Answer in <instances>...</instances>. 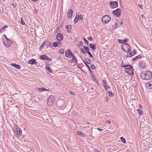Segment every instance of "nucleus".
<instances>
[{"label":"nucleus","instance_id":"nucleus-48","mask_svg":"<svg viewBox=\"0 0 152 152\" xmlns=\"http://www.w3.org/2000/svg\"><path fill=\"white\" fill-rule=\"evenodd\" d=\"M108 93L109 94V96H111L113 95V94L111 92L109 91Z\"/></svg>","mask_w":152,"mask_h":152},{"label":"nucleus","instance_id":"nucleus-26","mask_svg":"<svg viewBox=\"0 0 152 152\" xmlns=\"http://www.w3.org/2000/svg\"><path fill=\"white\" fill-rule=\"evenodd\" d=\"M91 77L94 81L96 82L97 83H98V82L96 80V79L94 75H91Z\"/></svg>","mask_w":152,"mask_h":152},{"label":"nucleus","instance_id":"nucleus-32","mask_svg":"<svg viewBox=\"0 0 152 152\" xmlns=\"http://www.w3.org/2000/svg\"><path fill=\"white\" fill-rule=\"evenodd\" d=\"M86 66H87L89 71L90 73L91 74L92 72V71L91 70L90 67L86 64Z\"/></svg>","mask_w":152,"mask_h":152},{"label":"nucleus","instance_id":"nucleus-4","mask_svg":"<svg viewBox=\"0 0 152 152\" xmlns=\"http://www.w3.org/2000/svg\"><path fill=\"white\" fill-rule=\"evenodd\" d=\"M54 101V96L52 95H50L49 96L47 101V104L48 105L50 106H51L53 104Z\"/></svg>","mask_w":152,"mask_h":152},{"label":"nucleus","instance_id":"nucleus-53","mask_svg":"<svg viewBox=\"0 0 152 152\" xmlns=\"http://www.w3.org/2000/svg\"><path fill=\"white\" fill-rule=\"evenodd\" d=\"M103 86L104 87H106V86H107V85H108L107 83H105L103 84Z\"/></svg>","mask_w":152,"mask_h":152},{"label":"nucleus","instance_id":"nucleus-46","mask_svg":"<svg viewBox=\"0 0 152 152\" xmlns=\"http://www.w3.org/2000/svg\"><path fill=\"white\" fill-rule=\"evenodd\" d=\"M89 55V56L91 58H93V56L92 55V54L89 51H88V53H87Z\"/></svg>","mask_w":152,"mask_h":152},{"label":"nucleus","instance_id":"nucleus-43","mask_svg":"<svg viewBox=\"0 0 152 152\" xmlns=\"http://www.w3.org/2000/svg\"><path fill=\"white\" fill-rule=\"evenodd\" d=\"M118 42L120 43H124V41L123 39H118Z\"/></svg>","mask_w":152,"mask_h":152},{"label":"nucleus","instance_id":"nucleus-15","mask_svg":"<svg viewBox=\"0 0 152 152\" xmlns=\"http://www.w3.org/2000/svg\"><path fill=\"white\" fill-rule=\"evenodd\" d=\"M72 13H73V11H72V10L71 9H69L68 12V14L67 15V17L69 18H71L72 16Z\"/></svg>","mask_w":152,"mask_h":152},{"label":"nucleus","instance_id":"nucleus-58","mask_svg":"<svg viewBox=\"0 0 152 152\" xmlns=\"http://www.w3.org/2000/svg\"><path fill=\"white\" fill-rule=\"evenodd\" d=\"M70 93L72 95H75V93L74 92L72 91H70Z\"/></svg>","mask_w":152,"mask_h":152},{"label":"nucleus","instance_id":"nucleus-42","mask_svg":"<svg viewBox=\"0 0 152 152\" xmlns=\"http://www.w3.org/2000/svg\"><path fill=\"white\" fill-rule=\"evenodd\" d=\"M49 47H52L51 45V43L49 42H48V43L47 44L46 47L47 48H48Z\"/></svg>","mask_w":152,"mask_h":152},{"label":"nucleus","instance_id":"nucleus-37","mask_svg":"<svg viewBox=\"0 0 152 152\" xmlns=\"http://www.w3.org/2000/svg\"><path fill=\"white\" fill-rule=\"evenodd\" d=\"M59 52L62 54L64 53V50L63 49H60L59 50Z\"/></svg>","mask_w":152,"mask_h":152},{"label":"nucleus","instance_id":"nucleus-36","mask_svg":"<svg viewBox=\"0 0 152 152\" xmlns=\"http://www.w3.org/2000/svg\"><path fill=\"white\" fill-rule=\"evenodd\" d=\"M3 36L6 39V41L7 42H11V41L9 39H8V38H7V36L5 35V34H4Z\"/></svg>","mask_w":152,"mask_h":152},{"label":"nucleus","instance_id":"nucleus-62","mask_svg":"<svg viewBox=\"0 0 152 152\" xmlns=\"http://www.w3.org/2000/svg\"><path fill=\"white\" fill-rule=\"evenodd\" d=\"M125 65L126 66V67H128V66H131V65H130L129 64H125Z\"/></svg>","mask_w":152,"mask_h":152},{"label":"nucleus","instance_id":"nucleus-11","mask_svg":"<svg viewBox=\"0 0 152 152\" xmlns=\"http://www.w3.org/2000/svg\"><path fill=\"white\" fill-rule=\"evenodd\" d=\"M110 5L112 8H115L118 6V3L116 1H110Z\"/></svg>","mask_w":152,"mask_h":152},{"label":"nucleus","instance_id":"nucleus-3","mask_svg":"<svg viewBox=\"0 0 152 152\" xmlns=\"http://www.w3.org/2000/svg\"><path fill=\"white\" fill-rule=\"evenodd\" d=\"M14 134L15 137H19L21 136L22 131L21 129L19 127H17L16 130L14 131Z\"/></svg>","mask_w":152,"mask_h":152},{"label":"nucleus","instance_id":"nucleus-8","mask_svg":"<svg viewBox=\"0 0 152 152\" xmlns=\"http://www.w3.org/2000/svg\"><path fill=\"white\" fill-rule=\"evenodd\" d=\"M121 12L120 9L119 8H118L116 10L113 11V13L114 16H116L118 17L121 14Z\"/></svg>","mask_w":152,"mask_h":152},{"label":"nucleus","instance_id":"nucleus-59","mask_svg":"<svg viewBox=\"0 0 152 152\" xmlns=\"http://www.w3.org/2000/svg\"><path fill=\"white\" fill-rule=\"evenodd\" d=\"M106 122L107 123L109 124H110L111 123V121L110 120H108L106 121Z\"/></svg>","mask_w":152,"mask_h":152},{"label":"nucleus","instance_id":"nucleus-25","mask_svg":"<svg viewBox=\"0 0 152 152\" xmlns=\"http://www.w3.org/2000/svg\"><path fill=\"white\" fill-rule=\"evenodd\" d=\"M141 57V56L140 55H139L137 56L134 58H133L132 60L133 61H134L137 59H138L139 58H140Z\"/></svg>","mask_w":152,"mask_h":152},{"label":"nucleus","instance_id":"nucleus-10","mask_svg":"<svg viewBox=\"0 0 152 152\" xmlns=\"http://www.w3.org/2000/svg\"><path fill=\"white\" fill-rule=\"evenodd\" d=\"M73 53L71 52L69 49H68L66 51L65 53L66 56L67 58H70V57L72 55Z\"/></svg>","mask_w":152,"mask_h":152},{"label":"nucleus","instance_id":"nucleus-6","mask_svg":"<svg viewBox=\"0 0 152 152\" xmlns=\"http://www.w3.org/2000/svg\"><path fill=\"white\" fill-rule=\"evenodd\" d=\"M133 68L131 66H130L129 67L126 68L125 69L124 71L130 75H133L134 74L133 72L132 71Z\"/></svg>","mask_w":152,"mask_h":152},{"label":"nucleus","instance_id":"nucleus-41","mask_svg":"<svg viewBox=\"0 0 152 152\" xmlns=\"http://www.w3.org/2000/svg\"><path fill=\"white\" fill-rule=\"evenodd\" d=\"M78 17L79 20H82L83 19V15H77Z\"/></svg>","mask_w":152,"mask_h":152},{"label":"nucleus","instance_id":"nucleus-17","mask_svg":"<svg viewBox=\"0 0 152 152\" xmlns=\"http://www.w3.org/2000/svg\"><path fill=\"white\" fill-rule=\"evenodd\" d=\"M50 65H46L45 66L46 69L49 72L52 73V71L51 67L50 66Z\"/></svg>","mask_w":152,"mask_h":152},{"label":"nucleus","instance_id":"nucleus-34","mask_svg":"<svg viewBox=\"0 0 152 152\" xmlns=\"http://www.w3.org/2000/svg\"><path fill=\"white\" fill-rule=\"evenodd\" d=\"M20 20H21L20 23L22 25H25V23L24 21L23 20V18L22 17H21L20 18Z\"/></svg>","mask_w":152,"mask_h":152},{"label":"nucleus","instance_id":"nucleus-44","mask_svg":"<svg viewBox=\"0 0 152 152\" xmlns=\"http://www.w3.org/2000/svg\"><path fill=\"white\" fill-rule=\"evenodd\" d=\"M58 42V46L59 47H61V43L60 42Z\"/></svg>","mask_w":152,"mask_h":152},{"label":"nucleus","instance_id":"nucleus-5","mask_svg":"<svg viewBox=\"0 0 152 152\" xmlns=\"http://www.w3.org/2000/svg\"><path fill=\"white\" fill-rule=\"evenodd\" d=\"M111 18L110 16L105 15L102 18V22L104 23H107L110 20Z\"/></svg>","mask_w":152,"mask_h":152},{"label":"nucleus","instance_id":"nucleus-38","mask_svg":"<svg viewBox=\"0 0 152 152\" xmlns=\"http://www.w3.org/2000/svg\"><path fill=\"white\" fill-rule=\"evenodd\" d=\"M77 134L79 135H80L81 136H84V134H83L82 133H81L80 132V131H77Z\"/></svg>","mask_w":152,"mask_h":152},{"label":"nucleus","instance_id":"nucleus-28","mask_svg":"<svg viewBox=\"0 0 152 152\" xmlns=\"http://www.w3.org/2000/svg\"><path fill=\"white\" fill-rule=\"evenodd\" d=\"M79 20L78 17L77 16V15H76L75 17V20H74V23H76L77 22L78 20Z\"/></svg>","mask_w":152,"mask_h":152},{"label":"nucleus","instance_id":"nucleus-55","mask_svg":"<svg viewBox=\"0 0 152 152\" xmlns=\"http://www.w3.org/2000/svg\"><path fill=\"white\" fill-rule=\"evenodd\" d=\"M83 43L82 41H80L78 42V45H82Z\"/></svg>","mask_w":152,"mask_h":152},{"label":"nucleus","instance_id":"nucleus-29","mask_svg":"<svg viewBox=\"0 0 152 152\" xmlns=\"http://www.w3.org/2000/svg\"><path fill=\"white\" fill-rule=\"evenodd\" d=\"M45 45L46 44L45 43V41H44V42L42 43V44L40 46L39 48V49L40 50L41 48H43Z\"/></svg>","mask_w":152,"mask_h":152},{"label":"nucleus","instance_id":"nucleus-1","mask_svg":"<svg viewBox=\"0 0 152 152\" xmlns=\"http://www.w3.org/2000/svg\"><path fill=\"white\" fill-rule=\"evenodd\" d=\"M140 77L143 80H150L152 77V72L149 70L142 71L140 74Z\"/></svg>","mask_w":152,"mask_h":152},{"label":"nucleus","instance_id":"nucleus-52","mask_svg":"<svg viewBox=\"0 0 152 152\" xmlns=\"http://www.w3.org/2000/svg\"><path fill=\"white\" fill-rule=\"evenodd\" d=\"M106 81L104 79L102 80V84H103L104 83H106Z\"/></svg>","mask_w":152,"mask_h":152},{"label":"nucleus","instance_id":"nucleus-9","mask_svg":"<svg viewBox=\"0 0 152 152\" xmlns=\"http://www.w3.org/2000/svg\"><path fill=\"white\" fill-rule=\"evenodd\" d=\"M63 35L60 33H59L57 34L56 39L58 41H62L63 39Z\"/></svg>","mask_w":152,"mask_h":152},{"label":"nucleus","instance_id":"nucleus-57","mask_svg":"<svg viewBox=\"0 0 152 152\" xmlns=\"http://www.w3.org/2000/svg\"><path fill=\"white\" fill-rule=\"evenodd\" d=\"M124 41V42L125 43H126V42H127L128 40V39H123Z\"/></svg>","mask_w":152,"mask_h":152},{"label":"nucleus","instance_id":"nucleus-20","mask_svg":"<svg viewBox=\"0 0 152 152\" xmlns=\"http://www.w3.org/2000/svg\"><path fill=\"white\" fill-rule=\"evenodd\" d=\"M8 27L6 25L4 27L0 29V34L3 32L5 31V28H7Z\"/></svg>","mask_w":152,"mask_h":152},{"label":"nucleus","instance_id":"nucleus-2","mask_svg":"<svg viewBox=\"0 0 152 152\" xmlns=\"http://www.w3.org/2000/svg\"><path fill=\"white\" fill-rule=\"evenodd\" d=\"M122 50L128 53L131 51V47L127 43H123L121 46Z\"/></svg>","mask_w":152,"mask_h":152},{"label":"nucleus","instance_id":"nucleus-7","mask_svg":"<svg viewBox=\"0 0 152 152\" xmlns=\"http://www.w3.org/2000/svg\"><path fill=\"white\" fill-rule=\"evenodd\" d=\"M56 104L58 107H62L64 104V101L62 99H59L57 101Z\"/></svg>","mask_w":152,"mask_h":152},{"label":"nucleus","instance_id":"nucleus-39","mask_svg":"<svg viewBox=\"0 0 152 152\" xmlns=\"http://www.w3.org/2000/svg\"><path fill=\"white\" fill-rule=\"evenodd\" d=\"M46 58L45 60H47L48 61H51V59L48 57L47 56H46Z\"/></svg>","mask_w":152,"mask_h":152},{"label":"nucleus","instance_id":"nucleus-30","mask_svg":"<svg viewBox=\"0 0 152 152\" xmlns=\"http://www.w3.org/2000/svg\"><path fill=\"white\" fill-rule=\"evenodd\" d=\"M53 46L54 48L57 47L58 46V42H54L53 43Z\"/></svg>","mask_w":152,"mask_h":152},{"label":"nucleus","instance_id":"nucleus-18","mask_svg":"<svg viewBox=\"0 0 152 152\" xmlns=\"http://www.w3.org/2000/svg\"><path fill=\"white\" fill-rule=\"evenodd\" d=\"M38 90L40 91H50V90L49 89H46L44 88L41 87L38 88Z\"/></svg>","mask_w":152,"mask_h":152},{"label":"nucleus","instance_id":"nucleus-21","mask_svg":"<svg viewBox=\"0 0 152 152\" xmlns=\"http://www.w3.org/2000/svg\"><path fill=\"white\" fill-rule=\"evenodd\" d=\"M89 47L90 48L92 49V50L94 51L96 49L95 45H94L92 44H91L89 45Z\"/></svg>","mask_w":152,"mask_h":152},{"label":"nucleus","instance_id":"nucleus-56","mask_svg":"<svg viewBox=\"0 0 152 152\" xmlns=\"http://www.w3.org/2000/svg\"><path fill=\"white\" fill-rule=\"evenodd\" d=\"M89 51V48L88 47H86V53H88Z\"/></svg>","mask_w":152,"mask_h":152},{"label":"nucleus","instance_id":"nucleus-27","mask_svg":"<svg viewBox=\"0 0 152 152\" xmlns=\"http://www.w3.org/2000/svg\"><path fill=\"white\" fill-rule=\"evenodd\" d=\"M134 55L132 52H128L127 54V57H131Z\"/></svg>","mask_w":152,"mask_h":152},{"label":"nucleus","instance_id":"nucleus-51","mask_svg":"<svg viewBox=\"0 0 152 152\" xmlns=\"http://www.w3.org/2000/svg\"><path fill=\"white\" fill-rule=\"evenodd\" d=\"M88 39L89 40H90V41H92L93 40V38H92L91 37H89L88 38Z\"/></svg>","mask_w":152,"mask_h":152},{"label":"nucleus","instance_id":"nucleus-33","mask_svg":"<svg viewBox=\"0 0 152 152\" xmlns=\"http://www.w3.org/2000/svg\"><path fill=\"white\" fill-rule=\"evenodd\" d=\"M83 49L82 48H81L80 49L83 53H86V46H83Z\"/></svg>","mask_w":152,"mask_h":152},{"label":"nucleus","instance_id":"nucleus-23","mask_svg":"<svg viewBox=\"0 0 152 152\" xmlns=\"http://www.w3.org/2000/svg\"><path fill=\"white\" fill-rule=\"evenodd\" d=\"M46 55H43L40 56L39 57V58L40 59L43 60H45L46 58Z\"/></svg>","mask_w":152,"mask_h":152},{"label":"nucleus","instance_id":"nucleus-64","mask_svg":"<svg viewBox=\"0 0 152 152\" xmlns=\"http://www.w3.org/2000/svg\"><path fill=\"white\" fill-rule=\"evenodd\" d=\"M88 41H87V40H86V44L88 45Z\"/></svg>","mask_w":152,"mask_h":152},{"label":"nucleus","instance_id":"nucleus-12","mask_svg":"<svg viewBox=\"0 0 152 152\" xmlns=\"http://www.w3.org/2000/svg\"><path fill=\"white\" fill-rule=\"evenodd\" d=\"M139 65L140 68L142 69H145L146 67V64L144 61H140L139 62Z\"/></svg>","mask_w":152,"mask_h":152},{"label":"nucleus","instance_id":"nucleus-24","mask_svg":"<svg viewBox=\"0 0 152 152\" xmlns=\"http://www.w3.org/2000/svg\"><path fill=\"white\" fill-rule=\"evenodd\" d=\"M71 57H72V60H74L76 63H77V60L75 56L73 54L72 55Z\"/></svg>","mask_w":152,"mask_h":152},{"label":"nucleus","instance_id":"nucleus-54","mask_svg":"<svg viewBox=\"0 0 152 152\" xmlns=\"http://www.w3.org/2000/svg\"><path fill=\"white\" fill-rule=\"evenodd\" d=\"M132 53H133V55H134L136 53V51L135 50H134L132 52Z\"/></svg>","mask_w":152,"mask_h":152},{"label":"nucleus","instance_id":"nucleus-35","mask_svg":"<svg viewBox=\"0 0 152 152\" xmlns=\"http://www.w3.org/2000/svg\"><path fill=\"white\" fill-rule=\"evenodd\" d=\"M120 139L123 143H125L126 142L125 139L124 137H121Z\"/></svg>","mask_w":152,"mask_h":152},{"label":"nucleus","instance_id":"nucleus-14","mask_svg":"<svg viewBox=\"0 0 152 152\" xmlns=\"http://www.w3.org/2000/svg\"><path fill=\"white\" fill-rule=\"evenodd\" d=\"M28 63L31 64H36L37 62L35 59H32L29 61Z\"/></svg>","mask_w":152,"mask_h":152},{"label":"nucleus","instance_id":"nucleus-22","mask_svg":"<svg viewBox=\"0 0 152 152\" xmlns=\"http://www.w3.org/2000/svg\"><path fill=\"white\" fill-rule=\"evenodd\" d=\"M4 45L7 48H8L11 43V42H7V41L4 42Z\"/></svg>","mask_w":152,"mask_h":152},{"label":"nucleus","instance_id":"nucleus-50","mask_svg":"<svg viewBox=\"0 0 152 152\" xmlns=\"http://www.w3.org/2000/svg\"><path fill=\"white\" fill-rule=\"evenodd\" d=\"M118 26L117 25V23H116L115 24V27L114 28V29H116V28H118Z\"/></svg>","mask_w":152,"mask_h":152},{"label":"nucleus","instance_id":"nucleus-40","mask_svg":"<svg viewBox=\"0 0 152 152\" xmlns=\"http://www.w3.org/2000/svg\"><path fill=\"white\" fill-rule=\"evenodd\" d=\"M86 62L89 64L91 63V60L88 58H86Z\"/></svg>","mask_w":152,"mask_h":152},{"label":"nucleus","instance_id":"nucleus-16","mask_svg":"<svg viewBox=\"0 0 152 152\" xmlns=\"http://www.w3.org/2000/svg\"><path fill=\"white\" fill-rule=\"evenodd\" d=\"M11 66L14 67L17 69H20V65L16 64L15 63H12L11 64Z\"/></svg>","mask_w":152,"mask_h":152},{"label":"nucleus","instance_id":"nucleus-49","mask_svg":"<svg viewBox=\"0 0 152 152\" xmlns=\"http://www.w3.org/2000/svg\"><path fill=\"white\" fill-rule=\"evenodd\" d=\"M121 66L122 67H126V66L125 65V64H124V63H122L121 65Z\"/></svg>","mask_w":152,"mask_h":152},{"label":"nucleus","instance_id":"nucleus-45","mask_svg":"<svg viewBox=\"0 0 152 152\" xmlns=\"http://www.w3.org/2000/svg\"><path fill=\"white\" fill-rule=\"evenodd\" d=\"M91 69H93V70H94L95 69H96V68H95V66L94 65V64H92L91 65Z\"/></svg>","mask_w":152,"mask_h":152},{"label":"nucleus","instance_id":"nucleus-47","mask_svg":"<svg viewBox=\"0 0 152 152\" xmlns=\"http://www.w3.org/2000/svg\"><path fill=\"white\" fill-rule=\"evenodd\" d=\"M104 88L106 91H107L108 89L110 88V87L108 85H107V86H106V87H104Z\"/></svg>","mask_w":152,"mask_h":152},{"label":"nucleus","instance_id":"nucleus-31","mask_svg":"<svg viewBox=\"0 0 152 152\" xmlns=\"http://www.w3.org/2000/svg\"><path fill=\"white\" fill-rule=\"evenodd\" d=\"M137 110L139 114H142L143 113V111L140 109H137Z\"/></svg>","mask_w":152,"mask_h":152},{"label":"nucleus","instance_id":"nucleus-61","mask_svg":"<svg viewBox=\"0 0 152 152\" xmlns=\"http://www.w3.org/2000/svg\"><path fill=\"white\" fill-rule=\"evenodd\" d=\"M138 6L141 8L142 9V4H139L138 5Z\"/></svg>","mask_w":152,"mask_h":152},{"label":"nucleus","instance_id":"nucleus-13","mask_svg":"<svg viewBox=\"0 0 152 152\" xmlns=\"http://www.w3.org/2000/svg\"><path fill=\"white\" fill-rule=\"evenodd\" d=\"M147 88L148 89H152V81L147 83L146 84Z\"/></svg>","mask_w":152,"mask_h":152},{"label":"nucleus","instance_id":"nucleus-19","mask_svg":"<svg viewBox=\"0 0 152 152\" xmlns=\"http://www.w3.org/2000/svg\"><path fill=\"white\" fill-rule=\"evenodd\" d=\"M66 28H67V31L68 33H69L71 32V26L70 25H68L66 26Z\"/></svg>","mask_w":152,"mask_h":152},{"label":"nucleus","instance_id":"nucleus-60","mask_svg":"<svg viewBox=\"0 0 152 152\" xmlns=\"http://www.w3.org/2000/svg\"><path fill=\"white\" fill-rule=\"evenodd\" d=\"M97 129L98 130H99L100 132H102V131H103V129H100L99 128H97Z\"/></svg>","mask_w":152,"mask_h":152},{"label":"nucleus","instance_id":"nucleus-63","mask_svg":"<svg viewBox=\"0 0 152 152\" xmlns=\"http://www.w3.org/2000/svg\"><path fill=\"white\" fill-rule=\"evenodd\" d=\"M94 152H99L98 150L96 149L94 150Z\"/></svg>","mask_w":152,"mask_h":152}]
</instances>
